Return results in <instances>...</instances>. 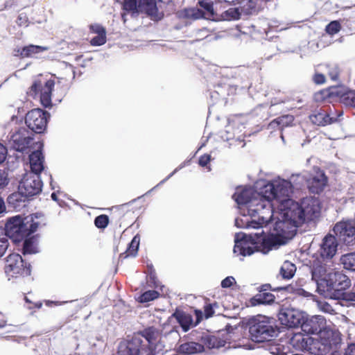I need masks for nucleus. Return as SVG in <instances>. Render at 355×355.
I'll list each match as a JSON object with an SVG mask.
<instances>
[{
	"label": "nucleus",
	"mask_w": 355,
	"mask_h": 355,
	"mask_svg": "<svg viewBox=\"0 0 355 355\" xmlns=\"http://www.w3.org/2000/svg\"><path fill=\"white\" fill-rule=\"evenodd\" d=\"M160 295V293L155 290H149L143 293L139 297V301L141 303L148 302L157 299Z\"/></svg>",
	"instance_id": "42"
},
{
	"label": "nucleus",
	"mask_w": 355,
	"mask_h": 355,
	"mask_svg": "<svg viewBox=\"0 0 355 355\" xmlns=\"http://www.w3.org/2000/svg\"><path fill=\"white\" fill-rule=\"evenodd\" d=\"M60 89L62 92L65 93L69 87V81L65 78H58V86H60Z\"/></svg>",
	"instance_id": "52"
},
{
	"label": "nucleus",
	"mask_w": 355,
	"mask_h": 355,
	"mask_svg": "<svg viewBox=\"0 0 355 355\" xmlns=\"http://www.w3.org/2000/svg\"><path fill=\"white\" fill-rule=\"evenodd\" d=\"M177 352L185 355L200 353L203 352V345L196 342H186L179 345Z\"/></svg>",
	"instance_id": "31"
},
{
	"label": "nucleus",
	"mask_w": 355,
	"mask_h": 355,
	"mask_svg": "<svg viewBox=\"0 0 355 355\" xmlns=\"http://www.w3.org/2000/svg\"><path fill=\"white\" fill-rule=\"evenodd\" d=\"M276 329L266 320H255L249 328L250 338L256 343L270 340L276 335Z\"/></svg>",
	"instance_id": "9"
},
{
	"label": "nucleus",
	"mask_w": 355,
	"mask_h": 355,
	"mask_svg": "<svg viewBox=\"0 0 355 355\" xmlns=\"http://www.w3.org/2000/svg\"><path fill=\"white\" fill-rule=\"evenodd\" d=\"M158 330L148 327L135 333L130 339L120 343L119 355H155Z\"/></svg>",
	"instance_id": "1"
},
{
	"label": "nucleus",
	"mask_w": 355,
	"mask_h": 355,
	"mask_svg": "<svg viewBox=\"0 0 355 355\" xmlns=\"http://www.w3.org/2000/svg\"><path fill=\"white\" fill-rule=\"evenodd\" d=\"M340 262L345 269L355 272V252L342 255Z\"/></svg>",
	"instance_id": "38"
},
{
	"label": "nucleus",
	"mask_w": 355,
	"mask_h": 355,
	"mask_svg": "<svg viewBox=\"0 0 355 355\" xmlns=\"http://www.w3.org/2000/svg\"><path fill=\"white\" fill-rule=\"evenodd\" d=\"M306 183L311 193L319 194L327 184V177L322 171L318 169L315 175L306 180Z\"/></svg>",
	"instance_id": "18"
},
{
	"label": "nucleus",
	"mask_w": 355,
	"mask_h": 355,
	"mask_svg": "<svg viewBox=\"0 0 355 355\" xmlns=\"http://www.w3.org/2000/svg\"><path fill=\"white\" fill-rule=\"evenodd\" d=\"M280 323L288 328L298 327L301 324V317L299 313L293 309L282 310L278 314Z\"/></svg>",
	"instance_id": "19"
},
{
	"label": "nucleus",
	"mask_w": 355,
	"mask_h": 355,
	"mask_svg": "<svg viewBox=\"0 0 355 355\" xmlns=\"http://www.w3.org/2000/svg\"><path fill=\"white\" fill-rule=\"evenodd\" d=\"M341 102L347 106L355 107V91H349L341 96Z\"/></svg>",
	"instance_id": "44"
},
{
	"label": "nucleus",
	"mask_w": 355,
	"mask_h": 355,
	"mask_svg": "<svg viewBox=\"0 0 355 355\" xmlns=\"http://www.w3.org/2000/svg\"><path fill=\"white\" fill-rule=\"evenodd\" d=\"M106 33L98 34L90 40L92 46H101L106 42Z\"/></svg>",
	"instance_id": "48"
},
{
	"label": "nucleus",
	"mask_w": 355,
	"mask_h": 355,
	"mask_svg": "<svg viewBox=\"0 0 355 355\" xmlns=\"http://www.w3.org/2000/svg\"><path fill=\"white\" fill-rule=\"evenodd\" d=\"M309 119L313 124L319 126H325L336 121L334 118L330 117L327 111L323 108L314 111L309 116Z\"/></svg>",
	"instance_id": "25"
},
{
	"label": "nucleus",
	"mask_w": 355,
	"mask_h": 355,
	"mask_svg": "<svg viewBox=\"0 0 355 355\" xmlns=\"http://www.w3.org/2000/svg\"><path fill=\"white\" fill-rule=\"evenodd\" d=\"M330 351L327 344H324L319 338L317 339L313 338V342L309 347V353L312 355H327Z\"/></svg>",
	"instance_id": "33"
},
{
	"label": "nucleus",
	"mask_w": 355,
	"mask_h": 355,
	"mask_svg": "<svg viewBox=\"0 0 355 355\" xmlns=\"http://www.w3.org/2000/svg\"><path fill=\"white\" fill-rule=\"evenodd\" d=\"M318 338L324 344H327L330 350H331L333 345H336L338 343L340 340L338 332L337 331L324 326L319 333Z\"/></svg>",
	"instance_id": "24"
},
{
	"label": "nucleus",
	"mask_w": 355,
	"mask_h": 355,
	"mask_svg": "<svg viewBox=\"0 0 355 355\" xmlns=\"http://www.w3.org/2000/svg\"><path fill=\"white\" fill-rule=\"evenodd\" d=\"M33 140V134L26 128H20L11 135L9 142L12 149L20 153H24L29 149Z\"/></svg>",
	"instance_id": "14"
},
{
	"label": "nucleus",
	"mask_w": 355,
	"mask_h": 355,
	"mask_svg": "<svg viewBox=\"0 0 355 355\" xmlns=\"http://www.w3.org/2000/svg\"><path fill=\"white\" fill-rule=\"evenodd\" d=\"M7 148L6 147L0 143V163H2L5 161L7 155Z\"/></svg>",
	"instance_id": "56"
},
{
	"label": "nucleus",
	"mask_w": 355,
	"mask_h": 355,
	"mask_svg": "<svg viewBox=\"0 0 355 355\" xmlns=\"http://www.w3.org/2000/svg\"><path fill=\"white\" fill-rule=\"evenodd\" d=\"M330 297L338 300L339 304L343 306H355V293L345 291L333 292Z\"/></svg>",
	"instance_id": "28"
},
{
	"label": "nucleus",
	"mask_w": 355,
	"mask_h": 355,
	"mask_svg": "<svg viewBox=\"0 0 355 355\" xmlns=\"http://www.w3.org/2000/svg\"><path fill=\"white\" fill-rule=\"evenodd\" d=\"M328 76L330 77V78L332 80H338L340 76V71L337 66L332 65V66H328Z\"/></svg>",
	"instance_id": "49"
},
{
	"label": "nucleus",
	"mask_w": 355,
	"mask_h": 355,
	"mask_svg": "<svg viewBox=\"0 0 355 355\" xmlns=\"http://www.w3.org/2000/svg\"><path fill=\"white\" fill-rule=\"evenodd\" d=\"M275 234H270L268 236L263 235L262 233L256 234V238L252 239V244H258L259 248L263 253H267L276 245L282 243V238L287 236V230H285V223L284 221H276L273 228Z\"/></svg>",
	"instance_id": "5"
},
{
	"label": "nucleus",
	"mask_w": 355,
	"mask_h": 355,
	"mask_svg": "<svg viewBox=\"0 0 355 355\" xmlns=\"http://www.w3.org/2000/svg\"><path fill=\"white\" fill-rule=\"evenodd\" d=\"M37 252L34 241L32 238L26 239L24 242L23 254H33Z\"/></svg>",
	"instance_id": "46"
},
{
	"label": "nucleus",
	"mask_w": 355,
	"mask_h": 355,
	"mask_svg": "<svg viewBox=\"0 0 355 355\" xmlns=\"http://www.w3.org/2000/svg\"><path fill=\"white\" fill-rule=\"evenodd\" d=\"M275 297L271 293L259 292L250 300L252 306L259 304H272L275 302Z\"/></svg>",
	"instance_id": "34"
},
{
	"label": "nucleus",
	"mask_w": 355,
	"mask_h": 355,
	"mask_svg": "<svg viewBox=\"0 0 355 355\" xmlns=\"http://www.w3.org/2000/svg\"><path fill=\"white\" fill-rule=\"evenodd\" d=\"M38 227L39 223L35 221L33 216L23 218L20 216H16L7 220L3 229L8 239L18 243L36 232Z\"/></svg>",
	"instance_id": "3"
},
{
	"label": "nucleus",
	"mask_w": 355,
	"mask_h": 355,
	"mask_svg": "<svg viewBox=\"0 0 355 355\" xmlns=\"http://www.w3.org/2000/svg\"><path fill=\"white\" fill-rule=\"evenodd\" d=\"M7 325V320L5 315L0 313V329L5 327Z\"/></svg>",
	"instance_id": "60"
},
{
	"label": "nucleus",
	"mask_w": 355,
	"mask_h": 355,
	"mask_svg": "<svg viewBox=\"0 0 355 355\" xmlns=\"http://www.w3.org/2000/svg\"><path fill=\"white\" fill-rule=\"evenodd\" d=\"M49 49L47 46L29 44L21 48L14 50V55L20 58H35L40 54Z\"/></svg>",
	"instance_id": "22"
},
{
	"label": "nucleus",
	"mask_w": 355,
	"mask_h": 355,
	"mask_svg": "<svg viewBox=\"0 0 355 355\" xmlns=\"http://www.w3.org/2000/svg\"><path fill=\"white\" fill-rule=\"evenodd\" d=\"M225 2H227L229 3H233L236 4L239 3V0H224Z\"/></svg>",
	"instance_id": "64"
},
{
	"label": "nucleus",
	"mask_w": 355,
	"mask_h": 355,
	"mask_svg": "<svg viewBox=\"0 0 355 355\" xmlns=\"http://www.w3.org/2000/svg\"><path fill=\"white\" fill-rule=\"evenodd\" d=\"M334 232L347 245L355 243V225L349 221H341L337 223L334 227Z\"/></svg>",
	"instance_id": "15"
},
{
	"label": "nucleus",
	"mask_w": 355,
	"mask_h": 355,
	"mask_svg": "<svg viewBox=\"0 0 355 355\" xmlns=\"http://www.w3.org/2000/svg\"><path fill=\"white\" fill-rule=\"evenodd\" d=\"M110 220L109 217L106 214H101L98 216H96L94 219V225L95 226L101 230L105 229L108 224H109Z\"/></svg>",
	"instance_id": "45"
},
{
	"label": "nucleus",
	"mask_w": 355,
	"mask_h": 355,
	"mask_svg": "<svg viewBox=\"0 0 355 355\" xmlns=\"http://www.w3.org/2000/svg\"><path fill=\"white\" fill-rule=\"evenodd\" d=\"M49 114L42 109H33L28 112L25 117V123L28 128L35 133L43 132L47 125Z\"/></svg>",
	"instance_id": "12"
},
{
	"label": "nucleus",
	"mask_w": 355,
	"mask_h": 355,
	"mask_svg": "<svg viewBox=\"0 0 355 355\" xmlns=\"http://www.w3.org/2000/svg\"><path fill=\"white\" fill-rule=\"evenodd\" d=\"M291 341L296 349L309 352V347L313 342V338L307 334L297 333L293 335Z\"/></svg>",
	"instance_id": "27"
},
{
	"label": "nucleus",
	"mask_w": 355,
	"mask_h": 355,
	"mask_svg": "<svg viewBox=\"0 0 355 355\" xmlns=\"http://www.w3.org/2000/svg\"><path fill=\"white\" fill-rule=\"evenodd\" d=\"M44 157L42 150L33 151L29 155V162L32 173L40 174L44 170Z\"/></svg>",
	"instance_id": "29"
},
{
	"label": "nucleus",
	"mask_w": 355,
	"mask_h": 355,
	"mask_svg": "<svg viewBox=\"0 0 355 355\" xmlns=\"http://www.w3.org/2000/svg\"><path fill=\"white\" fill-rule=\"evenodd\" d=\"M199 4L202 8H203L208 12L211 11L213 10V4L210 2H207L205 0L200 1Z\"/></svg>",
	"instance_id": "57"
},
{
	"label": "nucleus",
	"mask_w": 355,
	"mask_h": 355,
	"mask_svg": "<svg viewBox=\"0 0 355 355\" xmlns=\"http://www.w3.org/2000/svg\"><path fill=\"white\" fill-rule=\"evenodd\" d=\"M337 241L334 236L327 235L322 240L320 255L323 259H331L337 251Z\"/></svg>",
	"instance_id": "21"
},
{
	"label": "nucleus",
	"mask_w": 355,
	"mask_h": 355,
	"mask_svg": "<svg viewBox=\"0 0 355 355\" xmlns=\"http://www.w3.org/2000/svg\"><path fill=\"white\" fill-rule=\"evenodd\" d=\"M326 321L324 318L320 316H314L309 320H306L302 324V330L307 334H319Z\"/></svg>",
	"instance_id": "20"
},
{
	"label": "nucleus",
	"mask_w": 355,
	"mask_h": 355,
	"mask_svg": "<svg viewBox=\"0 0 355 355\" xmlns=\"http://www.w3.org/2000/svg\"><path fill=\"white\" fill-rule=\"evenodd\" d=\"M167 7L162 0H139V13H145L152 20H161Z\"/></svg>",
	"instance_id": "11"
},
{
	"label": "nucleus",
	"mask_w": 355,
	"mask_h": 355,
	"mask_svg": "<svg viewBox=\"0 0 355 355\" xmlns=\"http://www.w3.org/2000/svg\"><path fill=\"white\" fill-rule=\"evenodd\" d=\"M140 236L139 234L135 235L129 243L126 251L121 253L119 258L123 259L128 257H135L137 254L138 249L139 246Z\"/></svg>",
	"instance_id": "36"
},
{
	"label": "nucleus",
	"mask_w": 355,
	"mask_h": 355,
	"mask_svg": "<svg viewBox=\"0 0 355 355\" xmlns=\"http://www.w3.org/2000/svg\"><path fill=\"white\" fill-rule=\"evenodd\" d=\"M9 183L8 173L3 169H0V189L6 187Z\"/></svg>",
	"instance_id": "51"
},
{
	"label": "nucleus",
	"mask_w": 355,
	"mask_h": 355,
	"mask_svg": "<svg viewBox=\"0 0 355 355\" xmlns=\"http://www.w3.org/2000/svg\"><path fill=\"white\" fill-rule=\"evenodd\" d=\"M325 80V76L322 73H315L313 76V81L317 85L324 84Z\"/></svg>",
	"instance_id": "54"
},
{
	"label": "nucleus",
	"mask_w": 355,
	"mask_h": 355,
	"mask_svg": "<svg viewBox=\"0 0 355 355\" xmlns=\"http://www.w3.org/2000/svg\"><path fill=\"white\" fill-rule=\"evenodd\" d=\"M321 309L326 313H332L334 310L332 306L327 302H324L321 305Z\"/></svg>",
	"instance_id": "59"
},
{
	"label": "nucleus",
	"mask_w": 355,
	"mask_h": 355,
	"mask_svg": "<svg viewBox=\"0 0 355 355\" xmlns=\"http://www.w3.org/2000/svg\"><path fill=\"white\" fill-rule=\"evenodd\" d=\"M296 271V266L291 261H286L280 268L279 273L285 279H291Z\"/></svg>",
	"instance_id": "37"
},
{
	"label": "nucleus",
	"mask_w": 355,
	"mask_h": 355,
	"mask_svg": "<svg viewBox=\"0 0 355 355\" xmlns=\"http://www.w3.org/2000/svg\"><path fill=\"white\" fill-rule=\"evenodd\" d=\"M200 343L203 345V350L205 347L209 349L219 348L225 346V340L219 337L203 333L199 339Z\"/></svg>",
	"instance_id": "30"
},
{
	"label": "nucleus",
	"mask_w": 355,
	"mask_h": 355,
	"mask_svg": "<svg viewBox=\"0 0 355 355\" xmlns=\"http://www.w3.org/2000/svg\"><path fill=\"white\" fill-rule=\"evenodd\" d=\"M194 314L196 318V322H193V316L190 313L176 308L171 315L168 317L167 322L169 324L176 322L182 328L183 332H187L190 329L198 324L203 319L201 310L195 309Z\"/></svg>",
	"instance_id": "8"
},
{
	"label": "nucleus",
	"mask_w": 355,
	"mask_h": 355,
	"mask_svg": "<svg viewBox=\"0 0 355 355\" xmlns=\"http://www.w3.org/2000/svg\"><path fill=\"white\" fill-rule=\"evenodd\" d=\"M6 211V206L4 201L1 197H0V214Z\"/></svg>",
	"instance_id": "62"
},
{
	"label": "nucleus",
	"mask_w": 355,
	"mask_h": 355,
	"mask_svg": "<svg viewBox=\"0 0 355 355\" xmlns=\"http://www.w3.org/2000/svg\"><path fill=\"white\" fill-rule=\"evenodd\" d=\"M327 291L331 292L343 291L351 286V280L342 272H335L329 275L327 280Z\"/></svg>",
	"instance_id": "17"
},
{
	"label": "nucleus",
	"mask_w": 355,
	"mask_h": 355,
	"mask_svg": "<svg viewBox=\"0 0 355 355\" xmlns=\"http://www.w3.org/2000/svg\"><path fill=\"white\" fill-rule=\"evenodd\" d=\"M211 161V155L209 154H204L201 155L198 160V164L200 166L205 167L209 164Z\"/></svg>",
	"instance_id": "53"
},
{
	"label": "nucleus",
	"mask_w": 355,
	"mask_h": 355,
	"mask_svg": "<svg viewBox=\"0 0 355 355\" xmlns=\"http://www.w3.org/2000/svg\"><path fill=\"white\" fill-rule=\"evenodd\" d=\"M252 237L249 239L245 235L241 239H236L234 246V252L243 257L250 256L254 252V248L250 245L252 243Z\"/></svg>",
	"instance_id": "23"
},
{
	"label": "nucleus",
	"mask_w": 355,
	"mask_h": 355,
	"mask_svg": "<svg viewBox=\"0 0 355 355\" xmlns=\"http://www.w3.org/2000/svg\"><path fill=\"white\" fill-rule=\"evenodd\" d=\"M273 207L272 200L263 193L261 188V191L255 194L247 209L248 214L254 218L252 223L257 225L253 227H263L272 220L274 215Z\"/></svg>",
	"instance_id": "2"
},
{
	"label": "nucleus",
	"mask_w": 355,
	"mask_h": 355,
	"mask_svg": "<svg viewBox=\"0 0 355 355\" xmlns=\"http://www.w3.org/2000/svg\"><path fill=\"white\" fill-rule=\"evenodd\" d=\"M179 19H196L198 18V11L194 8H184L177 12Z\"/></svg>",
	"instance_id": "41"
},
{
	"label": "nucleus",
	"mask_w": 355,
	"mask_h": 355,
	"mask_svg": "<svg viewBox=\"0 0 355 355\" xmlns=\"http://www.w3.org/2000/svg\"><path fill=\"white\" fill-rule=\"evenodd\" d=\"M42 182L40 174L26 173L19 182L18 189L28 198L39 194L42 191Z\"/></svg>",
	"instance_id": "13"
},
{
	"label": "nucleus",
	"mask_w": 355,
	"mask_h": 355,
	"mask_svg": "<svg viewBox=\"0 0 355 355\" xmlns=\"http://www.w3.org/2000/svg\"><path fill=\"white\" fill-rule=\"evenodd\" d=\"M345 355H355V343L348 345L345 349Z\"/></svg>",
	"instance_id": "58"
},
{
	"label": "nucleus",
	"mask_w": 355,
	"mask_h": 355,
	"mask_svg": "<svg viewBox=\"0 0 355 355\" xmlns=\"http://www.w3.org/2000/svg\"><path fill=\"white\" fill-rule=\"evenodd\" d=\"M271 289V286L270 284H263V285H261L259 288V292H266L268 290H270Z\"/></svg>",
	"instance_id": "61"
},
{
	"label": "nucleus",
	"mask_w": 355,
	"mask_h": 355,
	"mask_svg": "<svg viewBox=\"0 0 355 355\" xmlns=\"http://www.w3.org/2000/svg\"><path fill=\"white\" fill-rule=\"evenodd\" d=\"M300 205L306 220H313L320 216L321 204L318 198L306 197L303 198Z\"/></svg>",
	"instance_id": "16"
},
{
	"label": "nucleus",
	"mask_w": 355,
	"mask_h": 355,
	"mask_svg": "<svg viewBox=\"0 0 355 355\" xmlns=\"http://www.w3.org/2000/svg\"><path fill=\"white\" fill-rule=\"evenodd\" d=\"M279 119L282 121L284 119L288 121L289 122H292L293 121V117L292 116L286 115L284 116L282 118H279Z\"/></svg>",
	"instance_id": "63"
},
{
	"label": "nucleus",
	"mask_w": 355,
	"mask_h": 355,
	"mask_svg": "<svg viewBox=\"0 0 355 355\" xmlns=\"http://www.w3.org/2000/svg\"><path fill=\"white\" fill-rule=\"evenodd\" d=\"M235 279L232 277L229 276L225 277L222 282H221V286L223 288H230L231 287L234 283H235Z\"/></svg>",
	"instance_id": "55"
},
{
	"label": "nucleus",
	"mask_w": 355,
	"mask_h": 355,
	"mask_svg": "<svg viewBox=\"0 0 355 355\" xmlns=\"http://www.w3.org/2000/svg\"><path fill=\"white\" fill-rule=\"evenodd\" d=\"M28 199V198L18 189L17 192H14L8 197L7 202L9 207L15 209H20L25 206V202Z\"/></svg>",
	"instance_id": "32"
},
{
	"label": "nucleus",
	"mask_w": 355,
	"mask_h": 355,
	"mask_svg": "<svg viewBox=\"0 0 355 355\" xmlns=\"http://www.w3.org/2000/svg\"><path fill=\"white\" fill-rule=\"evenodd\" d=\"M258 193L252 188H245L236 191L233 198L239 205H244L247 209L250 202L255 197V194Z\"/></svg>",
	"instance_id": "26"
},
{
	"label": "nucleus",
	"mask_w": 355,
	"mask_h": 355,
	"mask_svg": "<svg viewBox=\"0 0 355 355\" xmlns=\"http://www.w3.org/2000/svg\"><path fill=\"white\" fill-rule=\"evenodd\" d=\"M123 10L126 13L132 15L139 14V1L137 0H124L122 5Z\"/></svg>",
	"instance_id": "40"
},
{
	"label": "nucleus",
	"mask_w": 355,
	"mask_h": 355,
	"mask_svg": "<svg viewBox=\"0 0 355 355\" xmlns=\"http://www.w3.org/2000/svg\"><path fill=\"white\" fill-rule=\"evenodd\" d=\"M5 272L11 277H24L31 275V265L17 253L9 254L6 260Z\"/></svg>",
	"instance_id": "7"
},
{
	"label": "nucleus",
	"mask_w": 355,
	"mask_h": 355,
	"mask_svg": "<svg viewBox=\"0 0 355 355\" xmlns=\"http://www.w3.org/2000/svg\"><path fill=\"white\" fill-rule=\"evenodd\" d=\"M279 210L282 219L278 221L285 223V230L289 225L299 227L306 221L301 205L293 200H286L283 205H279Z\"/></svg>",
	"instance_id": "4"
},
{
	"label": "nucleus",
	"mask_w": 355,
	"mask_h": 355,
	"mask_svg": "<svg viewBox=\"0 0 355 355\" xmlns=\"http://www.w3.org/2000/svg\"><path fill=\"white\" fill-rule=\"evenodd\" d=\"M89 28L90 33H94L96 35L101 34V33H106L105 28L102 25H101L99 24H91V25H89Z\"/></svg>",
	"instance_id": "50"
},
{
	"label": "nucleus",
	"mask_w": 355,
	"mask_h": 355,
	"mask_svg": "<svg viewBox=\"0 0 355 355\" xmlns=\"http://www.w3.org/2000/svg\"><path fill=\"white\" fill-rule=\"evenodd\" d=\"M55 81L53 80H48L44 84L41 80H35L30 87L28 94L31 96L35 97L40 94V99L41 104L44 107H52L51 96Z\"/></svg>",
	"instance_id": "10"
},
{
	"label": "nucleus",
	"mask_w": 355,
	"mask_h": 355,
	"mask_svg": "<svg viewBox=\"0 0 355 355\" xmlns=\"http://www.w3.org/2000/svg\"><path fill=\"white\" fill-rule=\"evenodd\" d=\"M218 303L217 302H210L209 299L205 298L203 306V317L206 319L211 318L215 313V309H218Z\"/></svg>",
	"instance_id": "39"
},
{
	"label": "nucleus",
	"mask_w": 355,
	"mask_h": 355,
	"mask_svg": "<svg viewBox=\"0 0 355 355\" xmlns=\"http://www.w3.org/2000/svg\"><path fill=\"white\" fill-rule=\"evenodd\" d=\"M9 246L8 235L3 227H0V257H2Z\"/></svg>",
	"instance_id": "43"
},
{
	"label": "nucleus",
	"mask_w": 355,
	"mask_h": 355,
	"mask_svg": "<svg viewBox=\"0 0 355 355\" xmlns=\"http://www.w3.org/2000/svg\"><path fill=\"white\" fill-rule=\"evenodd\" d=\"M263 192L268 195L272 200H276L283 205L286 200H291L293 185L290 181L282 180L272 183H268L263 187Z\"/></svg>",
	"instance_id": "6"
},
{
	"label": "nucleus",
	"mask_w": 355,
	"mask_h": 355,
	"mask_svg": "<svg viewBox=\"0 0 355 355\" xmlns=\"http://www.w3.org/2000/svg\"><path fill=\"white\" fill-rule=\"evenodd\" d=\"M341 29L340 24L338 21H332L327 25L326 32L331 35L338 33Z\"/></svg>",
	"instance_id": "47"
},
{
	"label": "nucleus",
	"mask_w": 355,
	"mask_h": 355,
	"mask_svg": "<svg viewBox=\"0 0 355 355\" xmlns=\"http://www.w3.org/2000/svg\"><path fill=\"white\" fill-rule=\"evenodd\" d=\"M326 273V265L320 260H314L311 266L312 279L318 282L320 280H323Z\"/></svg>",
	"instance_id": "35"
}]
</instances>
